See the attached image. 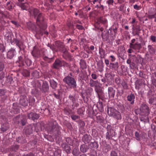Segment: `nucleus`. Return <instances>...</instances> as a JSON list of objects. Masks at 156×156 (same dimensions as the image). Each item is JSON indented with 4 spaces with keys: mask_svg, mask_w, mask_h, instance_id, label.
Segmentation results:
<instances>
[{
    "mask_svg": "<svg viewBox=\"0 0 156 156\" xmlns=\"http://www.w3.org/2000/svg\"><path fill=\"white\" fill-rule=\"evenodd\" d=\"M32 15L36 20V23L41 30H44L47 28V26L42 14L40 13L39 10L36 9H34L32 11Z\"/></svg>",
    "mask_w": 156,
    "mask_h": 156,
    "instance_id": "f257e3e1",
    "label": "nucleus"
},
{
    "mask_svg": "<svg viewBox=\"0 0 156 156\" xmlns=\"http://www.w3.org/2000/svg\"><path fill=\"white\" fill-rule=\"evenodd\" d=\"M60 128V127L57 122L54 121L51 122L48 124V130L50 134L53 135L57 138L60 137L61 135Z\"/></svg>",
    "mask_w": 156,
    "mask_h": 156,
    "instance_id": "f03ea898",
    "label": "nucleus"
},
{
    "mask_svg": "<svg viewBox=\"0 0 156 156\" xmlns=\"http://www.w3.org/2000/svg\"><path fill=\"white\" fill-rule=\"evenodd\" d=\"M63 80L71 88L74 89L76 88V81L74 78L69 76H67L65 77L63 79Z\"/></svg>",
    "mask_w": 156,
    "mask_h": 156,
    "instance_id": "7ed1b4c3",
    "label": "nucleus"
},
{
    "mask_svg": "<svg viewBox=\"0 0 156 156\" xmlns=\"http://www.w3.org/2000/svg\"><path fill=\"white\" fill-rule=\"evenodd\" d=\"M107 112L109 115L113 116L117 120H121L122 119V116L120 112L113 108L108 107Z\"/></svg>",
    "mask_w": 156,
    "mask_h": 156,
    "instance_id": "20e7f679",
    "label": "nucleus"
},
{
    "mask_svg": "<svg viewBox=\"0 0 156 156\" xmlns=\"http://www.w3.org/2000/svg\"><path fill=\"white\" fill-rule=\"evenodd\" d=\"M101 37L103 40L108 42H110L114 40V38L111 35L109 36V31L108 30H105L103 33H102Z\"/></svg>",
    "mask_w": 156,
    "mask_h": 156,
    "instance_id": "39448f33",
    "label": "nucleus"
},
{
    "mask_svg": "<svg viewBox=\"0 0 156 156\" xmlns=\"http://www.w3.org/2000/svg\"><path fill=\"white\" fill-rule=\"evenodd\" d=\"M140 112L143 113L142 115L148 116L150 113V109L149 107L146 104H143L140 107Z\"/></svg>",
    "mask_w": 156,
    "mask_h": 156,
    "instance_id": "423d86ee",
    "label": "nucleus"
},
{
    "mask_svg": "<svg viewBox=\"0 0 156 156\" xmlns=\"http://www.w3.org/2000/svg\"><path fill=\"white\" fill-rule=\"evenodd\" d=\"M34 130V126L32 125H29L26 126L23 129V132L27 136L32 134Z\"/></svg>",
    "mask_w": 156,
    "mask_h": 156,
    "instance_id": "0eeeda50",
    "label": "nucleus"
},
{
    "mask_svg": "<svg viewBox=\"0 0 156 156\" xmlns=\"http://www.w3.org/2000/svg\"><path fill=\"white\" fill-rule=\"evenodd\" d=\"M20 104L21 105L26 107L28 105V104H30V101H29L26 96L23 95L20 97Z\"/></svg>",
    "mask_w": 156,
    "mask_h": 156,
    "instance_id": "6e6552de",
    "label": "nucleus"
},
{
    "mask_svg": "<svg viewBox=\"0 0 156 156\" xmlns=\"http://www.w3.org/2000/svg\"><path fill=\"white\" fill-rule=\"evenodd\" d=\"M42 86L40 88V90L43 93H48L49 92V86L47 82L42 81Z\"/></svg>",
    "mask_w": 156,
    "mask_h": 156,
    "instance_id": "1a4fd4ad",
    "label": "nucleus"
},
{
    "mask_svg": "<svg viewBox=\"0 0 156 156\" xmlns=\"http://www.w3.org/2000/svg\"><path fill=\"white\" fill-rule=\"evenodd\" d=\"M55 44L56 47L60 51L62 52L65 51L66 49L65 45L63 43L60 41H57L55 42Z\"/></svg>",
    "mask_w": 156,
    "mask_h": 156,
    "instance_id": "9d476101",
    "label": "nucleus"
},
{
    "mask_svg": "<svg viewBox=\"0 0 156 156\" xmlns=\"http://www.w3.org/2000/svg\"><path fill=\"white\" fill-rule=\"evenodd\" d=\"M135 138L136 140L140 141L141 138L145 139L147 137V134L144 132H141L140 133L138 131H136L135 133Z\"/></svg>",
    "mask_w": 156,
    "mask_h": 156,
    "instance_id": "9b49d317",
    "label": "nucleus"
},
{
    "mask_svg": "<svg viewBox=\"0 0 156 156\" xmlns=\"http://www.w3.org/2000/svg\"><path fill=\"white\" fill-rule=\"evenodd\" d=\"M70 145L65 143H62L61 145L63 151L67 154H69L71 153V149Z\"/></svg>",
    "mask_w": 156,
    "mask_h": 156,
    "instance_id": "f8f14e48",
    "label": "nucleus"
},
{
    "mask_svg": "<svg viewBox=\"0 0 156 156\" xmlns=\"http://www.w3.org/2000/svg\"><path fill=\"white\" fill-rule=\"evenodd\" d=\"M27 27L29 30L32 31H36L37 33H38L37 30V27L34 23L31 22L27 23Z\"/></svg>",
    "mask_w": 156,
    "mask_h": 156,
    "instance_id": "ddd939ff",
    "label": "nucleus"
},
{
    "mask_svg": "<svg viewBox=\"0 0 156 156\" xmlns=\"http://www.w3.org/2000/svg\"><path fill=\"white\" fill-rule=\"evenodd\" d=\"M31 54L32 55L36 58H39L41 55V52L39 48L36 46L34 47Z\"/></svg>",
    "mask_w": 156,
    "mask_h": 156,
    "instance_id": "4468645a",
    "label": "nucleus"
},
{
    "mask_svg": "<svg viewBox=\"0 0 156 156\" xmlns=\"http://www.w3.org/2000/svg\"><path fill=\"white\" fill-rule=\"evenodd\" d=\"M40 116V114L34 112H30L27 115L28 118L34 121L38 119Z\"/></svg>",
    "mask_w": 156,
    "mask_h": 156,
    "instance_id": "2eb2a0df",
    "label": "nucleus"
},
{
    "mask_svg": "<svg viewBox=\"0 0 156 156\" xmlns=\"http://www.w3.org/2000/svg\"><path fill=\"white\" fill-rule=\"evenodd\" d=\"M108 92L109 98L113 99L115 94V90L113 88L110 87L108 88Z\"/></svg>",
    "mask_w": 156,
    "mask_h": 156,
    "instance_id": "dca6fc26",
    "label": "nucleus"
},
{
    "mask_svg": "<svg viewBox=\"0 0 156 156\" xmlns=\"http://www.w3.org/2000/svg\"><path fill=\"white\" fill-rule=\"evenodd\" d=\"M52 67L55 69H58L62 67V60L57 58L52 66Z\"/></svg>",
    "mask_w": 156,
    "mask_h": 156,
    "instance_id": "f3484780",
    "label": "nucleus"
},
{
    "mask_svg": "<svg viewBox=\"0 0 156 156\" xmlns=\"http://www.w3.org/2000/svg\"><path fill=\"white\" fill-rule=\"evenodd\" d=\"M57 79H50L49 80L50 87L54 90H56L58 86V83Z\"/></svg>",
    "mask_w": 156,
    "mask_h": 156,
    "instance_id": "a211bd4d",
    "label": "nucleus"
},
{
    "mask_svg": "<svg viewBox=\"0 0 156 156\" xmlns=\"http://www.w3.org/2000/svg\"><path fill=\"white\" fill-rule=\"evenodd\" d=\"M92 140L91 136L87 134H85L82 138V140L85 144L89 143Z\"/></svg>",
    "mask_w": 156,
    "mask_h": 156,
    "instance_id": "6ab92c4d",
    "label": "nucleus"
},
{
    "mask_svg": "<svg viewBox=\"0 0 156 156\" xmlns=\"http://www.w3.org/2000/svg\"><path fill=\"white\" fill-rule=\"evenodd\" d=\"M132 29L133 31L132 33L133 35H137L139 36L140 31L141 30L140 26L139 25H137L134 27H133Z\"/></svg>",
    "mask_w": 156,
    "mask_h": 156,
    "instance_id": "aec40b11",
    "label": "nucleus"
},
{
    "mask_svg": "<svg viewBox=\"0 0 156 156\" xmlns=\"http://www.w3.org/2000/svg\"><path fill=\"white\" fill-rule=\"evenodd\" d=\"M131 64L129 65L130 67H135L136 65L138 63V60L137 57L135 55L131 57Z\"/></svg>",
    "mask_w": 156,
    "mask_h": 156,
    "instance_id": "412c9836",
    "label": "nucleus"
},
{
    "mask_svg": "<svg viewBox=\"0 0 156 156\" xmlns=\"http://www.w3.org/2000/svg\"><path fill=\"white\" fill-rule=\"evenodd\" d=\"M16 141L18 143L21 144L27 143V140L25 136H19L16 139Z\"/></svg>",
    "mask_w": 156,
    "mask_h": 156,
    "instance_id": "4be33fe9",
    "label": "nucleus"
},
{
    "mask_svg": "<svg viewBox=\"0 0 156 156\" xmlns=\"http://www.w3.org/2000/svg\"><path fill=\"white\" fill-rule=\"evenodd\" d=\"M89 147L86 144H83L80 145V151L83 153L87 152L89 150Z\"/></svg>",
    "mask_w": 156,
    "mask_h": 156,
    "instance_id": "5701e85b",
    "label": "nucleus"
},
{
    "mask_svg": "<svg viewBox=\"0 0 156 156\" xmlns=\"http://www.w3.org/2000/svg\"><path fill=\"white\" fill-rule=\"evenodd\" d=\"M127 100L130 102L131 105H133L134 103L135 96L134 94L131 93L127 96Z\"/></svg>",
    "mask_w": 156,
    "mask_h": 156,
    "instance_id": "b1692460",
    "label": "nucleus"
},
{
    "mask_svg": "<svg viewBox=\"0 0 156 156\" xmlns=\"http://www.w3.org/2000/svg\"><path fill=\"white\" fill-rule=\"evenodd\" d=\"M96 121L97 122L100 123H103L104 122V119L101 114L98 113L96 116Z\"/></svg>",
    "mask_w": 156,
    "mask_h": 156,
    "instance_id": "393cba45",
    "label": "nucleus"
},
{
    "mask_svg": "<svg viewBox=\"0 0 156 156\" xmlns=\"http://www.w3.org/2000/svg\"><path fill=\"white\" fill-rule=\"evenodd\" d=\"M109 67L110 69L115 71H117L119 67V63L118 62H116L114 63H110Z\"/></svg>",
    "mask_w": 156,
    "mask_h": 156,
    "instance_id": "a878e982",
    "label": "nucleus"
},
{
    "mask_svg": "<svg viewBox=\"0 0 156 156\" xmlns=\"http://www.w3.org/2000/svg\"><path fill=\"white\" fill-rule=\"evenodd\" d=\"M20 124L24 126L27 123V119L26 116L21 115L20 119Z\"/></svg>",
    "mask_w": 156,
    "mask_h": 156,
    "instance_id": "bb28decb",
    "label": "nucleus"
},
{
    "mask_svg": "<svg viewBox=\"0 0 156 156\" xmlns=\"http://www.w3.org/2000/svg\"><path fill=\"white\" fill-rule=\"evenodd\" d=\"M6 92V90L0 89V96L1 97L2 101H3L6 99L7 98V95L5 94Z\"/></svg>",
    "mask_w": 156,
    "mask_h": 156,
    "instance_id": "cd10ccee",
    "label": "nucleus"
},
{
    "mask_svg": "<svg viewBox=\"0 0 156 156\" xmlns=\"http://www.w3.org/2000/svg\"><path fill=\"white\" fill-rule=\"evenodd\" d=\"M89 84L90 86L91 87H95L98 86L99 84V82L98 80H94L92 79L90 80Z\"/></svg>",
    "mask_w": 156,
    "mask_h": 156,
    "instance_id": "c85d7f7f",
    "label": "nucleus"
},
{
    "mask_svg": "<svg viewBox=\"0 0 156 156\" xmlns=\"http://www.w3.org/2000/svg\"><path fill=\"white\" fill-rule=\"evenodd\" d=\"M130 46L132 48L138 50H140L142 47L141 44L139 43L138 42H136L134 44L130 43Z\"/></svg>",
    "mask_w": 156,
    "mask_h": 156,
    "instance_id": "c756f323",
    "label": "nucleus"
},
{
    "mask_svg": "<svg viewBox=\"0 0 156 156\" xmlns=\"http://www.w3.org/2000/svg\"><path fill=\"white\" fill-rule=\"evenodd\" d=\"M117 28L115 27V28L113 27L109 29V30L110 31V34L113 37L116 34L117 31Z\"/></svg>",
    "mask_w": 156,
    "mask_h": 156,
    "instance_id": "7c9ffc66",
    "label": "nucleus"
},
{
    "mask_svg": "<svg viewBox=\"0 0 156 156\" xmlns=\"http://www.w3.org/2000/svg\"><path fill=\"white\" fill-rule=\"evenodd\" d=\"M148 102L150 105H156V97H150Z\"/></svg>",
    "mask_w": 156,
    "mask_h": 156,
    "instance_id": "2f4dec72",
    "label": "nucleus"
},
{
    "mask_svg": "<svg viewBox=\"0 0 156 156\" xmlns=\"http://www.w3.org/2000/svg\"><path fill=\"white\" fill-rule=\"evenodd\" d=\"M88 145L90 149L97 148L98 147V142L95 141L90 143Z\"/></svg>",
    "mask_w": 156,
    "mask_h": 156,
    "instance_id": "473e14b6",
    "label": "nucleus"
},
{
    "mask_svg": "<svg viewBox=\"0 0 156 156\" xmlns=\"http://www.w3.org/2000/svg\"><path fill=\"white\" fill-rule=\"evenodd\" d=\"M21 116V115H19L13 118L12 120L14 124L17 125L20 124V119Z\"/></svg>",
    "mask_w": 156,
    "mask_h": 156,
    "instance_id": "72a5a7b5",
    "label": "nucleus"
},
{
    "mask_svg": "<svg viewBox=\"0 0 156 156\" xmlns=\"http://www.w3.org/2000/svg\"><path fill=\"white\" fill-rule=\"evenodd\" d=\"M62 52L63 53L62 56V57L65 59L67 60L71 58V55L70 54L66 49V51H63Z\"/></svg>",
    "mask_w": 156,
    "mask_h": 156,
    "instance_id": "f704fd0d",
    "label": "nucleus"
},
{
    "mask_svg": "<svg viewBox=\"0 0 156 156\" xmlns=\"http://www.w3.org/2000/svg\"><path fill=\"white\" fill-rule=\"evenodd\" d=\"M98 22L101 23L103 24H105L107 23V20L105 17L101 16L98 19Z\"/></svg>",
    "mask_w": 156,
    "mask_h": 156,
    "instance_id": "c9c22d12",
    "label": "nucleus"
},
{
    "mask_svg": "<svg viewBox=\"0 0 156 156\" xmlns=\"http://www.w3.org/2000/svg\"><path fill=\"white\" fill-rule=\"evenodd\" d=\"M72 153L75 156H78L81 152L78 148L75 147L73 149Z\"/></svg>",
    "mask_w": 156,
    "mask_h": 156,
    "instance_id": "e433bc0d",
    "label": "nucleus"
},
{
    "mask_svg": "<svg viewBox=\"0 0 156 156\" xmlns=\"http://www.w3.org/2000/svg\"><path fill=\"white\" fill-rule=\"evenodd\" d=\"M20 146L17 144H13L11 146L10 149V151L16 152L19 149Z\"/></svg>",
    "mask_w": 156,
    "mask_h": 156,
    "instance_id": "4c0bfd02",
    "label": "nucleus"
},
{
    "mask_svg": "<svg viewBox=\"0 0 156 156\" xmlns=\"http://www.w3.org/2000/svg\"><path fill=\"white\" fill-rule=\"evenodd\" d=\"M31 76L35 78H38L40 77V73L37 70L33 71L31 73Z\"/></svg>",
    "mask_w": 156,
    "mask_h": 156,
    "instance_id": "58836bf2",
    "label": "nucleus"
},
{
    "mask_svg": "<svg viewBox=\"0 0 156 156\" xmlns=\"http://www.w3.org/2000/svg\"><path fill=\"white\" fill-rule=\"evenodd\" d=\"M15 55V50H11L8 52L7 57L10 59H12Z\"/></svg>",
    "mask_w": 156,
    "mask_h": 156,
    "instance_id": "ea45409f",
    "label": "nucleus"
},
{
    "mask_svg": "<svg viewBox=\"0 0 156 156\" xmlns=\"http://www.w3.org/2000/svg\"><path fill=\"white\" fill-rule=\"evenodd\" d=\"M95 90L96 92L97 93L98 97H99L100 94H102L103 92L101 88L97 86L95 87Z\"/></svg>",
    "mask_w": 156,
    "mask_h": 156,
    "instance_id": "a19ab883",
    "label": "nucleus"
},
{
    "mask_svg": "<svg viewBox=\"0 0 156 156\" xmlns=\"http://www.w3.org/2000/svg\"><path fill=\"white\" fill-rule=\"evenodd\" d=\"M7 37H8V39L12 43L14 42L15 38L12 33H9V34L7 36Z\"/></svg>",
    "mask_w": 156,
    "mask_h": 156,
    "instance_id": "79ce46f5",
    "label": "nucleus"
},
{
    "mask_svg": "<svg viewBox=\"0 0 156 156\" xmlns=\"http://www.w3.org/2000/svg\"><path fill=\"white\" fill-rule=\"evenodd\" d=\"M99 53L100 55L101 58H104L105 55V50L102 48H100L99 50Z\"/></svg>",
    "mask_w": 156,
    "mask_h": 156,
    "instance_id": "37998d69",
    "label": "nucleus"
},
{
    "mask_svg": "<svg viewBox=\"0 0 156 156\" xmlns=\"http://www.w3.org/2000/svg\"><path fill=\"white\" fill-rule=\"evenodd\" d=\"M66 141L69 145H73V140L71 138L66 137Z\"/></svg>",
    "mask_w": 156,
    "mask_h": 156,
    "instance_id": "c03bdc74",
    "label": "nucleus"
},
{
    "mask_svg": "<svg viewBox=\"0 0 156 156\" xmlns=\"http://www.w3.org/2000/svg\"><path fill=\"white\" fill-rule=\"evenodd\" d=\"M98 104L97 105L98 110L101 112H102L103 111V104L102 102H98Z\"/></svg>",
    "mask_w": 156,
    "mask_h": 156,
    "instance_id": "a18cd8bd",
    "label": "nucleus"
},
{
    "mask_svg": "<svg viewBox=\"0 0 156 156\" xmlns=\"http://www.w3.org/2000/svg\"><path fill=\"white\" fill-rule=\"evenodd\" d=\"M16 45L19 47L20 51H21L24 50L25 46L22 42L17 44Z\"/></svg>",
    "mask_w": 156,
    "mask_h": 156,
    "instance_id": "49530a36",
    "label": "nucleus"
},
{
    "mask_svg": "<svg viewBox=\"0 0 156 156\" xmlns=\"http://www.w3.org/2000/svg\"><path fill=\"white\" fill-rule=\"evenodd\" d=\"M148 51L151 54H153L155 52V50L152 46L149 45L148 46Z\"/></svg>",
    "mask_w": 156,
    "mask_h": 156,
    "instance_id": "de8ad7c7",
    "label": "nucleus"
},
{
    "mask_svg": "<svg viewBox=\"0 0 156 156\" xmlns=\"http://www.w3.org/2000/svg\"><path fill=\"white\" fill-rule=\"evenodd\" d=\"M17 5L20 7L23 10H27V7L25 5L24 3H18Z\"/></svg>",
    "mask_w": 156,
    "mask_h": 156,
    "instance_id": "09e8293b",
    "label": "nucleus"
},
{
    "mask_svg": "<svg viewBox=\"0 0 156 156\" xmlns=\"http://www.w3.org/2000/svg\"><path fill=\"white\" fill-rule=\"evenodd\" d=\"M85 111V108L84 107L79 108L77 110V113L79 115H83V112Z\"/></svg>",
    "mask_w": 156,
    "mask_h": 156,
    "instance_id": "8fccbe9b",
    "label": "nucleus"
},
{
    "mask_svg": "<svg viewBox=\"0 0 156 156\" xmlns=\"http://www.w3.org/2000/svg\"><path fill=\"white\" fill-rule=\"evenodd\" d=\"M30 73L29 70L27 69H24L23 72V75L26 77L29 76L30 75Z\"/></svg>",
    "mask_w": 156,
    "mask_h": 156,
    "instance_id": "3c124183",
    "label": "nucleus"
},
{
    "mask_svg": "<svg viewBox=\"0 0 156 156\" xmlns=\"http://www.w3.org/2000/svg\"><path fill=\"white\" fill-rule=\"evenodd\" d=\"M78 122L80 127H84L85 125V123L83 121L81 120H78Z\"/></svg>",
    "mask_w": 156,
    "mask_h": 156,
    "instance_id": "603ef678",
    "label": "nucleus"
},
{
    "mask_svg": "<svg viewBox=\"0 0 156 156\" xmlns=\"http://www.w3.org/2000/svg\"><path fill=\"white\" fill-rule=\"evenodd\" d=\"M110 155V156H120L116 151L113 150L111 151Z\"/></svg>",
    "mask_w": 156,
    "mask_h": 156,
    "instance_id": "864d4df0",
    "label": "nucleus"
},
{
    "mask_svg": "<svg viewBox=\"0 0 156 156\" xmlns=\"http://www.w3.org/2000/svg\"><path fill=\"white\" fill-rule=\"evenodd\" d=\"M119 110L122 113H124L125 112V109L123 105H120L119 107Z\"/></svg>",
    "mask_w": 156,
    "mask_h": 156,
    "instance_id": "5fc2aeb1",
    "label": "nucleus"
},
{
    "mask_svg": "<svg viewBox=\"0 0 156 156\" xmlns=\"http://www.w3.org/2000/svg\"><path fill=\"white\" fill-rule=\"evenodd\" d=\"M71 118L73 120L75 121L77 119H79L80 117L78 115H71Z\"/></svg>",
    "mask_w": 156,
    "mask_h": 156,
    "instance_id": "6e6d98bb",
    "label": "nucleus"
},
{
    "mask_svg": "<svg viewBox=\"0 0 156 156\" xmlns=\"http://www.w3.org/2000/svg\"><path fill=\"white\" fill-rule=\"evenodd\" d=\"M64 125L66 126L68 128H70L72 127L71 123L65 121L63 122Z\"/></svg>",
    "mask_w": 156,
    "mask_h": 156,
    "instance_id": "4d7b16f0",
    "label": "nucleus"
},
{
    "mask_svg": "<svg viewBox=\"0 0 156 156\" xmlns=\"http://www.w3.org/2000/svg\"><path fill=\"white\" fill-rule=\"evenodd\" d=\"M97 110H94L93 109L92 111V112L91 113V115H90V117L92 118L93 116H96L98 114Z\"/></svg>",
    "mask_w": 156,
    "mask_h": 156,
    "instance_id": "13d9d810",
    "label": "nucleus"
},
{
    "mask_svg": "<svg viewBox=\"0 0 156 156\" xmlns=\"http://www.w3.org/2000/svg\"><path fill=\"white\" fill-rule=\"evenodd\" d=\"M69 98L72 102L76 101L75 96L70 94L69 96Z\"/></svg>",
    "mask_w": 156,
    "mask_h": 156,
    "instance_id": "bf43d9fd",
    "label": "nucleus"
},
{
    "mask_svg": "<svg viewBox=\"0 0 156 156\" xmlns=\"http://www.w3.org/2000/svg\"><path fill=\"white\" fill-rule=\"evenodd\" d=\"M61 92L59 91H58V94H56L55 93H54L53 94V95L56 98L58 99H61V97H60V93Z\"/></svg>",
    "mask_w": 156,
    "mask_h": 156,
    "instance_id": "052dcab7",
    "label": "nucleus"
},
{
    "mask_svg": "<svg viewBox=\"0 0 156 156\" xmlns=\"http://www.w3.org/2000/svg\"><path fill=\"white\" fill-rule=\"evenodd\" d=\"M25 63L27 66H29L32 65V62L29 59H27L26 60Z\"/></svg>",
    "mask_w": 156,
    "mask_h": 156,
    "instance_id": "680f3d73",
    "label": "nucleus"
},
{
    "mask_svg": "<svg viewBox=\"0 0 156 156\" xmlns=\"http://www.w3.org/2000/svg\"><path fill=\"white\" fill-rule=\"evenodd\" d=\"M151 129L152 130L154 131V133L156 134V126L154 124H152L151 126Z\"/></svg>",
    "mask_w": 156,
    "mask_h": 156,
    "instance_id": "e2e57ef3",
    "label": "nucleus"
},
{
    "mask_svg": "<svg viewBox=\"0 0 156 156\" xmlns=\"http://www.w3.org/2000/svg\"><path fill=\"white\" fill-rule=\"evenodd\" d=\"M63 66L68 67L69 66V64L63 60H62V66Z\"/></svg>",
    "mask_w": 156,
    "mask_h": 156,
    "instance_id": "0e129e2a",
    "label": "nucleus"
},
{
    "mask_svg": "<svg viewBox=\"0 0 156 156\" xmlns=\"http://www.w3.org/2000/svg\"><path fill=\"white\" fill-rule=\"evenodd\" d=\"M109 133L110 134V135L111 137H114L115 136V132L113 129H110L109 130Z\"/></svg>",
    "mask_w": 156,
    "mask_h": 156,
    "instance_id": "69168bd1",
    "label": "nucleus"
},
{
    "mask_svg": "<svg viewBox=\"0 0 156 156\" xmlns=\"http://www.w3.org/2000/svg\"><path fill=\"white\" fill-rule=\"evenodd\" d=\"M73 104L72 105V109H74L75 107L78 106L79 104L78 103L76 102V101H74L72 102Z\"/></svg>",
    "mask_w": 156,
    "mask_h": 156,
    "instance_id": "338daca9",
    "label": "nucleus"
},
{
    "mask_svg": "<svg viewBox=\"0 0 156 156\" xmlns=\"http://www.w3.org/2000/svg\"><path fill=\"white\" fill-rule=\"evenodd\" d=\"M126 119L127 120L129 121L130 122L132 123H134V120L131 117H130L129 116L127 115V116H126Z\"/></svg>",
    "mask_w": 156,
    "mask_h": 156,
    "instance_id": "774afa93",
    "label": "nucleus"
}]
</instances>
